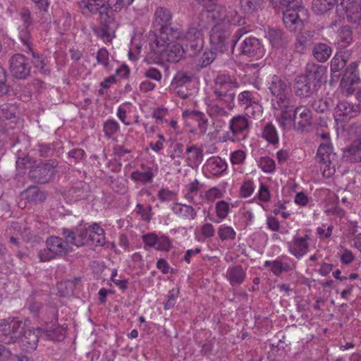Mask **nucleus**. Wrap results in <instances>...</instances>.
Wrapping results in <instances>:
<instances>
[{"label":"nucleus","instance_id":"f257e3e1","mask_svg":"<svg viewBox=\"0 0 361 361\" xmlns=\"http://www.w3.org/2000/svg\"><path fill=\"white\" fill-rule=\"evenodd\" d=\"M181 35V30L167 27L157 35H149L150 50L155 55V59L177 63L183 58L188 52L186 49L178 43L173 44Z\"/></svg>","mask_w":361,"mask_h":361},{"label":"nucleus","instance_id":"f03ea898","mask_svg":"<svg viewBox=\"0 0 361 361\" xmlns=\"http://www.w3.org/2000/svg\"><path fill=\"white\" fill-rule=\"evenodd\" d=\"M326 68L314 62H310L305 68V73L298 75L294 82V90L297 96L310 97L320 87V83Z\"/></svg>","mask_w":361,"mask_h":361},{"label":"nucleus","instance_id":"7ed1b4c3","mask_svg":"<svg viewBox=\"0 0 361 361\" xmlns=\"http://www.w3.org/2000/svg\"><path fill=\"white\" fill-rule=\"evenodd\" d=\"M247 32L245 27L239 28L232 37L231 28L228 25L216 23L209 34L212 49L220 53L226 52L229 49L233 52L237 42Z\"/></svg>","mask_w":361,"mask_h":361},{"label":"nucleus","instance_id":"20e7f679","mask_svg":"<svg viewBox=\"0 0 361 361\" xmlns=\"http://www.w3.org/2000/svg\"><path fill=\"white\" fill-rule=\"evenodd\" d=\"M197 18L205 19L208 25L211 22L221 23L231 28V25H240L243 20L235 8L210 4L199 13Z\"/></svg>","mask_w":361,"mask_h":361},{"label":"nucleus","instance_id":"39448f33","mask_svg":"<svg viewBox=\"0 0 361 361\" xmlns=\"http://www.w3.org/2000/svg\"><path fill=\"white\" fill-rule=\"evenodd\" d=\"M238 87L239 82L234 75L219 73L214 80L213 93L217 101L232 109L235 98L234 90Z\"/></svg>","mask_w":361,"mask_h":361},{"label":"nucleus","instance_id":"423d86ee","mask_svg":"<svg viewBox=\"0 0 361 361\" xmlns=\"http://www.w3.org/2000/svg\"><path fill=\"white\" fill-rule=\"evenodd\" d=\"M274 7L279 5L286 8L283 11V20L285 26L290 32H295L302 27V20L299 13H305L301 5V0H270Z\"/></svg>","mask_w":361,"mask_h":361},{"label":"nucleus","instance_id":"0eeeda50","mask_svg":"<svg viewBox=\"0 0 361 361\" xmlns=\"http://www.w3.org/2000/svg\"><path fill=\"white\" fill-rule=\"evenodd\" d=\"M198 19L199 22L197 27L195 25L190 26L183 35L185 49L190 56H195L203 49L204 36L202 29L207 27L209 25L205 19Z\"/></svg>","mask_w":361,"mask_h":361},{"label":"nucleus","instance_id":"6e6552de","mask_svg":"<svg viewBox=\"0 0 361 361\" xmlns=\"http://www.w3.org/2000/svg\"><path fill=\"white\" fill-rule=\"evenodd\" d=\"M317 135L320 136L324 142L322 143L317 149V161L324 165L323 175L329 177L333 174L331 164L336 159V154L333 153L332 146L329 142V133L328 132L319 133L317 130Z\"/></svg>","mask_w":361,"mask_h":361},{"label":"nucleus","instance_id":"1a4fd4ad","mask_svg":"<svg viewBox=\"0 0 361 361\" xmlns=\"http://www.w3.org/2000/svg\"><path fill=\"white\" fill-rule=\"evenodd\" d=\"M25 323L15 318L0 322V341L6 344L15 343L21 336Z\"/></svg>","mask_w":361,"mask_h":361},{"label":"nucleus","instance_id":"9d476101","mask_svg":"<svg viewBox=\"0 0 361 361\" xmlns=\"http://www.w3.org/2000/svg\"><path fill=\"white\" fill-rule=\"evenodd\" d=\"M56 166V161L40 164L30 170L28 176L35 183H47L54 178Z\"/></svg>","mask_w":361,"mask_h":361},{"label":"nucleus","instance_id":"9b49d317","mask_svg":"<svg viewBox=\"0 0 361 361\" xmlns=\"http://www.w3.org/2000/svg\"><path fill=\"white\" fill-rule=\"evenodd\" d=\"M250 128V121L245 115L233 116L229 121L230 133H227V138L229 140L235 141V139H245Z\"/></svg>","mask_w":361,"mask_h":361},{"label":"nucleus","instance_id":"f8f14e48","mask_svg":"<svg viewBox=\"0 0 361 361\" xmlns=\"http://www.w3.org/2000/svg\"><path fill=\"white\" fill-rule=\"evenodd\" d=\"M9 68L13 77L18 80H25L31 74L29 60L22 54H16L10 58Z\"/></svg>","mask_w":361,"mask_h":361},{"label":"nucleus","instance_id":"ddd939ff","mask_svg":"<svg viewBox=\"0 0 361 361\" xmlns=\"http://www.w3.org/2000/svg\"><path fill=\"white\" fill-rule=\"evenodd\" d=\"M286 102L284 104L274 102L272 106L274 109L281 111L276 116L280 126L283 128H289L293 126L294 111L296 107L292 98L286 99Z\"/></svg>","mask_w":361,"mask_h":361},{"label":"nucleus","instance_id":"4468645a","mask_svg":"<svg viewBox=\"0 0 361 361\" xmlns=\"http://www.w3.org/2000/svg\"><path fill=\"white\" fill-rule=\"evenodd\" d=\"M62 235L71 245L81 247L90 245L89 226H80L74 230L63 228Z\"/></svg>","mask_w":361,"mask_h":361},{"label":"nucleus","instance_id":"2eb2a0df","mask_svg":"<svg viewBox=\"0 0 361 361\" xmlns=\"http://www.w3.org/2000/svg\"><path fill=\"white\" fill-rule=\"evenodd\" d=\"M269 89L274 99L271 100V104L274 102L286 103V100L291 99L289 94V87L286 82L280 77L274 75L269 84Z\"/></svg>","mask_w":361,"mask_h":361},{"label":"nucleus","instance_id":"dca6fc26","mask_svg":"<svg viewBox=\"0 0 361 361\" xmlns=\"http://www.w3.org/2000/svg\"><path fill=\"white\" fill-rule=\"evenodd\" d=\"M360 111L361 109L359 104L343 100L337 104L334 114L336 119L347 121L357 116Z\"/></svg>","mask_w":361,"mask_h":361},{"label":"nucleus","instance_id":"f3484780","mask_svg":"<svg viewBox=\"0 0 361 361\" xmlns=\"http://www.w3.org/2000/svg\"><path fill=\"white\" fill-rule=\"evenodd\" d=\"M312 123L311 111L305 106L295 108L293 126L295 130L304 132L307 130Z\"/></svg>","mask_w":361,"mask_h":361},{"label":"nucleus","instance_id":"a211bd4d","mask_svg":"<svg viewBox=\"0 0 361 361\" xmlns=\"http://www.w3.org/2000/svg\"><path fill=\"white\" fill-rule=\"evenodd\" d=\"M240 49L243 54L253 59H258L264 55L263 46L255 37L245 38L241 44Z\"/></svg>","mask_w":361,"mask_h":361},{"label":"nucleus","instance_id":"6ab92c4d","mask_svg":"<svg viewBox=\"0 0 361 361\" xmlns=\"http://www.w3.org/2000/svg\"><path fill=\"white\" fill-rule=\"evenodd\" d=\"M171 13L170 11L163 7L158 8L154 13V24L157 26H160V29L158 32H154L151 35H157L160 34L166 27L171 30H181L178 27H171Z\"/></svg>","mask_w":361,"mask_h":361},{"label":"nucleus","instance_id":"aec40b11","mask_svg":"<svg viewBox=\"0 0 361 361\" xmlns=\"http://www.w3.org/2000/svg\"><path fill=\"white\" fill-rule=\"evenodd\" d=\"M309 240L310 236L307 234L303 237L294 236L292 241L288 243L289 252L297 259L302 257L308 252Z\"/></svg>","mask_w":361,"mask_h":361},{"label":"nucleus","instance_id":"412c9836","mask_svg":"<svg viewBox=\"0 0 361 361\" xmlns=\"http://www.w3.org/2000/svg\"><path fill=\"white\" fill-rule=\"evenodd\" d=\"M341 5L350 22L356 23L361 19V0H342Z\"/></svg>","mask_w":361,"mask_h":361},{"label":"nucleus","instance_id":"4be33fe9","mask_svg":"<svg viewBox=\"0 0 361 361\" xmlns=\"http://www.w3.org/2000/svg\"><path fill=\"white\" fill-rule=\"evenodd\" d=\"M19 338L20 339V346L23 350L32 352L36 349L39 341V336L36 329L25 327Z\"/></svg>","mask_w":361,"mask_h":361},{"label":"nucleus","instance_id":"5701e85b","mask_svg":"<svg viewBox=\"0 0 361 361\" xmlns=\"http://www.w3.org/2000/svg\"><path fill=\"white\" fill-rule=\"evenodd\" d=\"M227 168L228 164L226 161L219 157L209 158L204 166V171L216 177L221 176L227 170Z\"/></svg>","mask_w":361,"mask_h":361},{"label":"nucleus","instance_id":"b1692460","mask_svg":"<svg viewBox=\"0 0 361 361\" xmlns=\"http://www.w3.org/2000/svg\"><path fill=\"white\" fill-rule=\"evenodd\" d=\"M203 150L197 145L187 146L185 149L186 164L192 169H197L203 161Z\"/></svg>","mask_w":361,"mask_h":361},{"label":"nucleus","instance_id":"393cba45","mask_svg":"<svg viewBox=\"0 0 361 361\" xmlns=\"http://www.w3.org/2000/svg\"><path fill=\"white\" fill-rule=\"evenodd\" d=\"M46 245L56 256H63L67 253L68 247L71 245L66 239L63 240L60 237L51 236L47 239Z\"/></svg>","mask_w":361,"mask_h":361},{"label":"nucleus","instance_id":"a878e982","mask_svg":"<svg viewBox=\"0 0 361 361\" xmlns=\"http://www.w3.org/2000/svg\"><path fill=\"white\" fill-rule=\"evenodd\" d=\"M20 197L23 200H26L29 203L34 204L41 203L47 198L46 193L37 186L28 187L21 192Z\"/></svg>","mask_w":361,"mask_h":361},{"label":"nucleus","instance_id":"bb28decb","mask_svg":"<svg viewBox=\"0 0 361 361\" xmlns=\"http://www.w3.org/2000/svg\"><path fill=\"white\" fill-rule=\"evenodd\" d=\"M343 158L352 163L361 162V140H354L343 149Z\"/></svg>","mask_w":361,"mask_h":361},{"label":"nucleus","instance_id":"cd10ccee","mask_svg":"<svg viewBox=\"0 0 361 361\" xmlns=\"http://www.w3.org/2000/svg\"><path fill=\"white\" fill-rule=\"evenodd\" d=\"M246 277V272L241 265L229 267L226 272V278L233 286L242 284Z\"/></svg>","mask_w":361,"mask_h":361},{"label":"nucleus","instance_id":"c85d7f7f","mask_svg":"<svg viewBox=\"0 0 361 361\" xmlns=\"http://www.w3.org/2000/svg\"><path fill=\"white\" fill-rule=\"evenodd\" d=\"M183 117L190 118L197 122V127L201 134H204L207 130L208 119L204 113L195 110H185L183 112Z\"/></svg>","mask_w":361,"mask_h":361},{"label":"nucleus","instance_id":"c756f323","mask_svg":"<svg viewBox=\"0 0 361 361\" xmlns=\"http://www.w3.org/2000/svg\"><path fill=\"white\" fill-rule=\"evenodd\" d=\"M90 191V185L85 182L76 183L69 190L68 193L71 199L74 201L86 200Z\"/></svg>","mask_w":361,"mask_h":361},{"label":"nucleus","instance_id":"7c9ffc66","mask_svg":"<svg viewBox=\"0 0 361 361\" xmlns=\"http://www.w3.org/2000/svg\"><path fill=\"white\" fill-rule=\"evenodd\" d=\"M27 54L31 55V63L35 68H38L40 73L43 75H49L50 69L47 67L46 58L43 54L35 51L32 49L25 50Z\"/></svg>","mask_w":361,"mask_h":361},{"label":"nucleus","instance_id":"2f4dec72","mask_svg":"<svg viewBox=\"0 0 361 361\" xmlns=\"http://www.w3.org/2000/svg\"><path fill=\"white\" fill-rule=\"evenodd\" d=\"M331 52V47L325 43H317L312 48V55L319 62L326 61L330 57Z\"/></svg>","mask_w":361,"mask_h":361},{"label":"nucleus","instance_id":"473e14b6","mask_svg":"<svg viewBox=\"0 0 361 361\" xmlns=\"http://www.w3.org/2000/svg\"><path fill=\"white\" fill-rule=\"evenodd\" d=\"M90 245H103L105 243L104 231L97 224L89 226Z\"/></svg>","mask_w":361,"mask_h":361},{"label":"nucleus","instance_id":"72a5a7b5","mask_svg":"<svg viewBox=\"0 0 361 361\" xmlns=\"http://www.w3.org/2000/svg\"><path fill=\"white\" fill-rule=\"evenodd\" d=\"M203 186L204 185L201 183L197 179H195L192 182L188 183L186 185L187 192L184 197L189 203L193 204L195 205L200 204V202H198L195 200V196L197 195Z\"/></svg>","mask_w":361,"mask_h":361},{"label":"nucleus","instance_id":"f704fd0d","mask_svg":"<svg viewBox=\"0 0 361 361\" xmlns=\"http://www.w3.org/2000/svg\"><path fill=\"white\" fill-rule=\"evenodd\" d=\"M357 64L356 62H352L350 66L346 68L341 80L342 85H353L358 82L359 77L357 73Z\"/></svg>","mask_w":361,"mask_h":361},{"label":"nucleus","instance_id":"c9c22d12","mask_svg":"<svg viewBox=\"0 0 361 361\" xmlns=\"http://www.w3.org/2000/svg\"><path fill=\"white\" fill-rule=\"evenodd\" d=\"M172 210L175 214L181 215L186 219L193 220L197 216L195 209L190 205L175 203L173 204Z\"/></svg>","mask_w":361,"mask_h":361},{"label":"nucleus","instance_id":"e433bc0d","mask_svg":"<svg viewBox=\"0 0 361 361\" xmlns=\"http://www.w3.org/2000/svg\"><path fill=\"white\" fill-rule=\"evenodd\" d=\"M312 44V40L308 32H302L296 37L295 42V51L300 54L306 52L307 48Z\"/></svg>","mask_w":361,"mask_h":361},{"label":"nucleus","instance_id":"4c0bfd02","mask_svg":"<svg viewBox=\"0 0 361 361\" xmlns=\"http://www.w3.org/2000/svg\"><path fill=\"white\" fill-rule=\"evenodd\" d=\"M207 112L209 117L215 121L221 120L228 116V112L224 107L214 102H211L207 105Z\"/></svg>","mask_w":361,"mask_h":361},{"label":"nucleus","instance_id":"58836bf2","mask_svg":"<svg viewBox=\"0 0 361 361\" xmlns=\"http://www.w3.org/2000/svg\"><path fill=\"white\" fill-rule=\"evenodd\" d=\"M337 0H313L312 10L316 14H324L331 10Z\"/></svg>","mask_w":361,"mask_h":361},{"label":"nucleus","instance_id":"ea45409f","mask_svg":"<svg viewBox=\"0 0 361 361\" xmlns=\"http://www.w3.org/2000/svg\"><path fill=\"white\" fill-rule=\"evenodd\" d=\"M79 280V278H75L73 280H66L58 283L57 289L60 295L65 297L71 295Z\"/></svg>","mask_w":361,"mask_h":361},{"label":"nucleus","instance_id":"a19ab883","mask_svg":"<svg viewBox=\"0 0 361 361\" xmlns=\"http://www.w3.org/2000/svg\"><path fill=\"white\" fill-rule=\"evenodd\" d=\"M192 74L185 72H178L173 77L171 88L176 90L178 87H183L192 82Z\"/></svg>","mask_w":361,"mask_h":361},{"label":"nucleus","instance_id":"79ce46f5","mask_svg":"<svg viewBox=\"0 0 361 361\" xmlns=\"http://www.w3.org/2000/svg\"><path fill=\"white\" fill-rule=\"evenodd\" d=\"M338 44L341 48L348 47L353 40V34L350 27L348 25L343 26L338 31Z\"/></svg>","mask_w":361,"mask_h":361},{"label":"nucleus","instance_id":"37998d69","mask_svg":"<svg viewBox=\"0 0 361 361\" xmlns=\"http://www.w3.org/2000/svg\"><path fill=\"white\" fill-rule=\"evenodd\" d=\"M264 0H240L241 7L247 14H253L262 8Z\"/></svg>","mask_w":361,"mask_h":361},{"label":"nucleus","instance_id":"c03bdc74","mask_svg":"<svg viewBox=\"0 0 361 361\" xmlns=\"http://www.w3.org/2000/svg\"><path fill=\"white\" fill-rule=\"evenodd\" d=\"M262 137L274 145L279 142L278 134L276 128L272 123H268L265 125L262 131Z\"/></svg>","mask_w":361,"mask_h":361},{"label":"nucleus","instance_id":"a18cd8bd","mask_svg":"<svg viewBox=\"0 0 361 361\" xmlns=\"http://www.w3.org/2000/svg\"><path fill=\"white\" fill-rule=\"evenodd\" d=\"M270 43L274 47H279L285 43L284 34L281 30L271 29L268 32Z\"/></svg>","mask_w":361,"mask_h":361},{"label":"nucleus","instance_id":"49530a36","mask_svg":"<svg viewBox=\"0 0 361 361\" xmlns=\"http://www.w3.org/2000/svg\"><path fill=\"white\" fill-rule=\"evenodd\" d=\"M154 174L152 169L149 168L145 171H135L131 173L130 178L135 181H140L143 183H151L152 181Z\"/></svg>","mask_w":361,"mask_h":361},{"label":"nucleus","instance_id":"de8ad7c7","mask_svg":"<svg viewBox=\"0 0 361 361\" xmlns=\"http://www.w3.org/2000/svg\"><path fill=\"white\" fill-rule=\"evenodd\" d=\"M262 113V107L259 104V101L256 100L255 103H252L244 107V114L249 119V118H256L260 116Z\"/></svg>","mask_w":361,"mask_h":361},{"label":"nucleus","instance_id":"09e8293b","mask_svg":"<svg viewBox=\"0 0 361 361\" xmlns=\"http://www.w3.org/2000/svg\"><path fill=\"white\" fill-rule=\"evenodd\" d=\"M18 37L22 44L26 47V50L32 49V37L30 28L19 27Z\"/></svg>","mask_w":361,"mask_h":361},{"label":"nucleus","instance_id":"8fccbe9b","mask_svg":"<svg viewBox=\"0 0 361 361\" xmlns=\"http://www.w3.org/2000/svg\"><path fill=\"white\" fill-rule=\"evenodd\" d=\"M120 130L118 123L112 119H109L104 123L103 130L106 137L110 138Z\"/></svg>","mask_w":361,"mask_h":361},{"label":"nucleus","instance_id":"3c124183","mask_svg":"<svg viewBox=\"0 0 361 361\" xmlns=\"http://www.w3.org/2000/svg\"><path fill=\"white\" fill-rule=\"evenodd\" d=\"M256 100L257 99L255 97L254 93L248 90L243 91L238 95V102L241 106L245 107L252 103H255Z\"/></svg>","mask_w":361,"mask_h":361},{"label":"nucleus","instance_id":"603ef678","mask_svg":"<svg viewBox=\"0 0 361 361\" xmlns=\"http://www.w3.org/2000/svg\"><path fill=\"white\" fill-rule=\"evenodd\" d=\"M235 231L228 226H221L218 230V235L221 240H234L235 238Z\"/></svg>","mask_w":361,"mask_h":361},{"label":"nucleus","instance_id":"864d4df0","mask_svg":"<svg viewBox=\"0 0 361 361\" xmlns=\"http://www.w3.org/2000/svg\"><path fill=\"white\" fill-rule=\"evenodd\" d=\"M214 51V49L211 48V49L204 51L199 60V64L201 68H205L214 61L216 56V54Z\"/></svg>","mask_w":361,"mask_h":361},{"label":"nucleus","instance_id":"5fc2aeb1","mask_svg":"<svg viewBox=\"0 0 361 361\" xmlns=\"http://www.w3.org/2000/svg\"><path fill=\"white\" fill-rule=\"evenodd\" d=\"M78 4L83 13H87V12L94 13L100 10L97 5H96L97 3L93 1V0H82Z\"/></svg>","mask_w":361,"mask_h":361},{"label":"nucleus","instance_id":"6e6d98bb","mask_svg":"<svg viewBox=\"0 0 361 361\" xmlns=\"http://www.w3.org/2000/svg\"><path fill=\"white\" fill-rule=\"evenodd\" d=\"M215 210L216 216L220 219H224L227 217L230 211L229 204L224 200L219 201L216 203Z\"/></svg>","mask_w":361,"mask_h":361},{"label":"nucleus","instance_id":"4d7b16f0","mask_svg":"<svg viewBox=\"0 0 361 361\" xmlns=\"http://www.w3.org/2000/svg\"><path fill=\"white\" fill-rule=\"evenodd\" d=\"M291 270V267L288 263H283L280 259L274 261L273 266L271 269V272L275 276H279L283 272H288Z\"/></svg>","mask_w":361,"mask_h":361},{"label":"nucleus","instance_id":"13d9d810","mask_svg":"<svg viewBox=\"0 0 361 361\" xmlns=\"http://www.w3.org/2000/svg\"><path fill=\"white\" fill-rule=\"evenodd\" d=\"M347 63V59L343 55L336 54L331 61V70L333 72H337L345 68Z\"/></svg>","mask_w":361,"mask_h":361},{"label":"nucleus","instance_id":"bf43d9fd","mask_svg":"<svg viewBox=\"0 0 361 361\" xmlns=\"http://www.w3.org/2000/svg\"><path fill=\"white\" fill-rule=\"evenodd\" d=\"M259 166L264 172L268 173H273L276 169L274 159L268 157H262L259 161Z\"/></svg>","mask_w":361,"mask_h":361},{"label":"nucleus","instance_id":"052dcab7","mask_svg":"<svg viewBox=\"0 0 361 361\" xmlns=\"http://www.w3.org/2000/svg\"><path fill=\"white\" fill-rule=\"evenodd\" d=\"M97 35L101 37L104 42L111 40V35L114 32V28L109 25H104L95 30Z\"/></svg>","mask_w":361,"mask_h":361},{"label":"nucleus","instance_id":"680f3d73","mask_svg":"<svg viewBox=\"0 0 361 361\" xmlns=\"http://www.w3.org/2000/svg\"><path fill=\"white\" fill-rule=\"evenodd\" d=\"M13 229L16 232V234H19L21 235L23 239L25 241L30 240L33 236L30 229L25 226H23L18 224H15L13 225Z\"/></svg>","mask_w":361,"mask_h":361},{"label":"nucleus","instance_id":"e2e57ef3","mask_svg":"<svg viewBox=\"0 0 361 361\" xmlns=\"http://www.w3.org/2000/svg\"><path fill=\"white\" fill-rule=\"evenodd\" d=\"M16 107L9 104H4L0 106V118L11 119L15 117Z\"/></svg>","mask_w":361,"mask_h":361},{"label":"nucleus","instance_id":"0e129e2a","mask_svg":"<svg viewBox=\"0 0 361 361\" xmlns=\"http://www.w3.org/2000/svg\"><path fill=\"white\" fill-rule=\"evenodd\" d=\"M28 310L31 313H32L35 316L39 314V310L42 307V304L40 302H38L35 300L33 295H30L27 299L26 304Z\"/></svg>","mask_w":361,"mask_h":361},{"label":"nucleus","instance_id":"69168bd1","mask_svg":"<svg viewBox=\"0 0 361 361\" xmlns=\"http://www.w3.org/2000/svg\"><path fill=\"white\" fill-rule=\"evenodd\" d=\"M6 71L0 66V97H2L9 91V86L6 84Z\"/></svg>","mask_w":361,"mask_h":361},{"label":"nucleus","instance_id":"338daca9","mask_svg":"<svg viewBox=\"0 0 361 361\" xmlns=\"http://www.w3.org/2000/svg\"><path fill=\"white\" fill-rule=\"evenodd\" d=\"M155 249L160 251H169L171 247V243L169 237L161 235L157 238V243L156 244Z\"/></svg>","mask_w":361,"mask_h":361},{"label":"nucleus","instance_id":"774afa93","mask_svg":"<svg viewBox=\"0 0 361 361\" xmlns=\"http://www.w3.org/2000/svg\"><path fill=\"white\" fill-rule=\"evenodd\" d=\"M20 19L23 21V25L20 27H28L32 25V18L30 11L27 8H23L20 12Z\"/></svg>","mask_w":361,"mask_h":361}]
</instances>
